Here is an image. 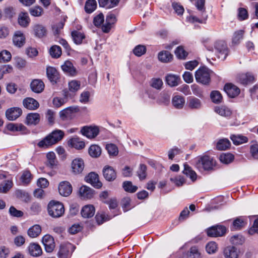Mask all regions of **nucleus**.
I'll use <instances>...</instances> for the list:
<instances>
[{
    "label": "nucleus",
    "mask_w": 258,
    "mask_h": 258,
    "mask_svg": "<svg viewBox=\"0 0 258 258\" xmlns=\"http://www.w3.org/2000/svg\"><path fill=\"white\" fill-rule=\"evenodd\" d=\"M64 136V133L63 131L60 130H55L43 140L39 142L37 145L40 148H48L61 141Z\"/></svg>",
    "instance_id": "nucleus-1"
},
{
    "label": "nucleus",
    "mask_w": 258,
    "mask_h": 258,
    "mask_svg": "<svg viewBox=\"0 0 258 258\" xmlns=\"http://www.w3.org/2000/svg\"><path fill=\"white\" fill-rule=\"evenodd\" d=\"M195 165L200 171H211L216 166V161L209 156H203L199 158Z\"/></svg>",
    "instance_id": "nucleus-2"
},
{
    "label": "nucleus",
    "mask_w": 258,
    "mask_h": 258,
    "mask_svg": "<svg viewBox=\"0 0 258 258\" xmlns=\"http://www.w3.org/2000/svg\"><path fill=\"white\" fill-rule=\"evenodd\" d=\"M207 48L209 51H214L218 58L221 60H224L228 54V50L226 43L222 41H218L215 43L214 48L213 46H206Z\"/></svg>",
    "instance_id": "nucleus-3"
},
{
    "label": "nucleus",
    "mask_w": 258,
    "mask_h": 258,
    "mask_svg": "<svg viewBox=\"0 0 258 258\" xmlns=\"http://www.w3.org/2000/svg\"><path fill=\"white\" fill-rule=\"evenodd\" d=\"M47 209L49 215L53 218H59L62 216L64 212L63 205L59 202L50 201L48 205Z\"/></svg>",
    "instance_id": "nucleus-4"
},
{
    "label": "nucleus",
    "mask_w": 258,
    "mask_h": 258,
    "mask_svg": "<svg viewBox=\"0 0 258 258\" xmlns=\"http://www.w3.org/2000/svg\"><path fill=\"white\" fill-rule=\"evenodd\" d=\"M195 78L197 82L207 85L211 80L210 71L205 67L200 68L196 72Z\"/></svg>",
    "instance_id": "nucleus-5"
},
{
    "label": "nucleus",
    "mask_w": 258,
    "mask_h": 258,
    "mask_svg": "<svg viewBox=\"0 0 258 258\" xmlns=\"http://www.w3.org/2000/svg\"><path fill=\"white\" fill-rule=\"evenodd\" d=\"M13 177L7 172L1 173V192L6 194L13 187Z\"/></svg>",
    "instance_id": "nucleus-6"
},
{
    "label": "nucleus",
    "mask_w": 258,
    "mask_h": 258,
    "mask_svg": "<svg viewBox=\"0 0 258 258\" xmlns=\"http://www.w3.org/2000/svg\"><path fill=\"white\" fill-rule=\"evenodd\" d=\"M226 228L222 225L212 226L207 229V233L210 237L222 236L225 233Z\"/></svg>",
    "instance_id": "nucleus-7"
},
{
    "label": "nucleus",
    "mask_w": 258,
    "mask_h": 258,
    "mask_svg": "<svg viewBox=\"0 0 258 258\" xmlns=\"http://www.w3.org/2000/svg\"><path fill=\"white\" fill-rule=\"evenodd\" d=\"M242 252L233 246L225 247L223 250L224 256L226 258H238L242 255Z\"/></svg>",
    "instance_id": "nucleus-8"
},
{
    "label": "nucleus",
    "mask_w": 258,
    "mask_h": 258,
    "mask_svg": "<svg viewBox=\"0 0 258 258\" xmlns=\"http://www.w3.org/2000/svg\"><path fill=\"white\" fill-rule=\"evenodd\" d=\"M42 242L47 252L53 251L55 245L54 239L51 235H45L42 238Z\"/></svg>",
    "instance_id": "nucleus-9"
},
{
    "label": "nucleus",
    "mask_w": 258,
    "mask_h": 258,
    "mask_svg": "<svg viewBox=\"0 0 258 258\" xmlns=\"http://www.w3.org/2000/svg\"><path fill=\"white\" fill-rule=\"evenodd\" d=\"M82 134L89 139L96 137L99 134V128L97 126H84L81 131Z\"/></svg>",
    "instance_id": "nucleus-10"
},
{
    "label": "nucleus",
    "mask_w": 258,
    "mask_h": 258,
    "mask_svg": "<svg viewBox=\"0 0 258 258\" xmlns=\"http://www.w3.org/2000/svg\"><path fill=\"white\" fill-rule=\"evenodd\" d=\"M61 68L63 72L68 75L75 76L78 74L76 69L70 60L65 61L63 64L61 66Z\"/></svg>",
    "instance_id": "nucleus-11"
},
{
    "label": "nucleus",
    "mask_w": 258,
    "mask_h": 258,
    "mask_svg": "<svg viewBox=\"0 0 258 258\" xmlns=\"http://www.w3.org/2000/svg\"><path fill=\"white\" fill-rule=\"evenodd\" d=\"M72 172L75 174H80L84 168V162L81 158H76L73 160L71 164Z\"/></svg>",
    "instance_id": "nucleus-12"
},
{
    "label": "nucleus",
    "mask_w": 258,
    "mask_h": 258,
    "mask_svg": "<svg viewBox=\"0 0 258 258\" xmlns=\"http://www.w3.org/2000/svg\"><path fill=\"white\" fill-rule=\"evenodd\" d=\"M58 191L60 195L63 197H68L72 192V185L68 181H62L59 184Z\"/></svg>",
    "instance_id": "nucleus-13"
},
{
    "label": "nucleus",
    "mask_w": 258,
    "mask_h": 258,
    "mask_svg": "<svg viewBox=\"0 0 258 258\" xmlns=\"http://www.w3.org/2000/svg\"><path fill=\"white\" fill-rule=\"evenodd\" d=\"M22 113L21 108L19 107H12L6 112V116L10 120H14L20 117Z\"/></svg>",
    "instance_id": "nucleus-14"
},
{
    "label": "nucleus",
    "mask_w": 258,
    "mask_h": 258,
    "mask_svg": "<svg viewBox=\"0 0 258 258\" xmlns=\"http://www.w3.org/2000/svg\"><path fill=\"white\" fill-rule=\"evenodd\" d=\"M27 250L31 256L37 257L42 253L41 246L37 243L31 242L27 247Z\"/></svg>",
    "instance_id": "nucleus-15"
},
{
    "label": "nucleus",
    "mask_w": 258,
    "mask_h": 258,
    "mask_svg": "<svg viewBox=\"0 0 258 258\" xmlns=\"http://www.w3.org/2000/svg\"><path fill=\"white\" fill-rule=\"evenodd\" d=\"M23 106L28 110H34L39 106V103L35 99L31 97H27L23 100Z\"/></svg>",
    "instance_id": "nucleus-16"
},
{
    "label": "nucleus",
    "mask_w": 258,
    "mask_h": 258,
    "mask_svg": "<svg viewBox=\"0 0 258 258\" xmlns=\"http://www.w3.org/2000/svg\"><path fill=\"white\" fill-rule=\"evenodd\" d=\"M86 181L97 188H100L102 185V183L99 180L98 174L94 172L90 173L86 177Z\"/></svg>",
    "instance_id": "nucleus-17"
},
{
    "label": "nucleus",
    "mask_w": 258,
    "mask_h": 258,
    "mask_svg": "<svg viewBox=\"0 0 258 258\" xmlns=\"http://www.w3.org/2000/svg\"><path fill=\"white\" fill-rule=\"evenodd\" d=\"M31 90L36 93H40L44 89L45 85L43 82L40 79H34L30 83Z\"/></svg>",
    "instance_id": "nucleus-18"
},
{
    "label": "nucleus",
    "mask_w": 258,
    "mask_h": 258,
    "mask_svg": "<svg viewBox=\"0 0 258 258\" xmlns=\"http://www.w3.org/2000/svg\"><path fill=\"white\" fill-rule=\"evenodd\" d=\"M224 90L227 95L231 98L237 96L240 93L239 88L231 83L226 84L224 86Z\"/></svg>",
    "instance_id": "nucleus-19"
},
{
    "label": "nucleus",
    "mask_w": 258,
    "mask_h": 258,
    "mask_svg": "<svg viewBox=\"0 0 258 258\" xmlns=\"http://www.w3.org/2000/svg\"><path fill=\"white\" fill-rule=\"evenodd\" d=\"M202 106L203 103L200 99L195 97H190L188 99L187 106L189 109L192 110H199L202 107Z\"/></svg>",
    "instance_id": "nucleus-20"
},
{
    "label": "nucleus",
    "mask_w": 258,
    "mask_h": 258,
    "mask_svg": "<svg viewBox=\"0 0 258 258\" xmlns=\"http://www.w3.org/2000/svg\"><path fill=\"white\" fill-rule=\"evenodd\" d=\"M116 21L115 16L113 14H108L106 18L105 24L102 26V30L105 33H108L111 29L112 25Z\"/></svg>",
    "instance_id": "nucleus-21"
},
{
    "label": "nucleus",
    "mask_w": 258,
    "mask_h": 258,
    "mask_svg": "<svg viewBox=\"0 0 258 258\" xmlns=\"http://www.w3.org/2000/svg\"><path fill=\"white\" fill-rule=\"evenodd\" d=\"M13 41L14 44L18 47H21L25 43V37L24 34L20 31H17L15 32Z\"/></svg>",
    "instance_id": "nucleus-22"
},
{
    "label": "nucleus",
    "mask_w": 258,
    "mask_h": 258,
    "mask_svg": "<svg viewBox=\"0 0 258 258\" xmlns=\"http://www.w3.org/2000/svg\"><path fill=\"white\" fill-rule=\"evenodd\" d=\"M104 177L107 181L114 180L116 177V173L114 169L111 166H106L103 170Z\"/></svg>",
    "instance_id": "nucleus-23"
},
{
    "label": "nucleus",
    "mask_w": 258,
    "mask_h": 258,
    "mask_svg": "<svg viewBox=\"0 0 258 258\" xmlns=\"http://www.w3.org/2000/svg\"><path fill=\"white\" fill-rule=\"evenodd\" d=\"M94 190L90 187L83 185L80 188L79 195L83 199H90L94 196Z\"/></svg>",
    "instance_id": "nucleus-24"
},
{
    "label": "nucleus",
    "mask_w": 258,
    "mask_h": 258,
    "mask_svg": "<svg viewBox=\"0 0 258 258\" xmlns=\"http://www.w3.org/2000/svg\"><path fill=\"white\" fill-rule=\"evenodd\" d=\"M73 246L72 244L69 243L67 244H61L60 245L59 250L58 252V255L59 257L69 256L70 254L72 252Z\"/></svg>",
    "instance_id": "nucleus-25"
},
{
    "label": "nucleus",
    "mask_w": 258,
    "mask_h": 258,
    "mask_svg": "<svg viewBox=\"0 0 258 258\" xmlns=\"http://www.w3.org/2000/svg\"><path fill=\"white\" fill-rule=\"evenodd\" d=\"M35 36L38 38H43L47 34V29L42 25L36 24L33 28Z\"/></svg>",
    "instance_id": "nucleus-26"
},
{
    "label": "nucleus",
    "mask_w": 258,
    "mask_h": 258,
    "mask_svg": "<svg viewBox=\"0 0 258 258\" xmlns=\"http://www.w3.org/2000/svg\"><path fill=\"white\" fill-rule=\"evenodd\" d=\"M40 119V115L38 113H30L26 116V123L28 125H36Z\"/></svg>",
    "instance_id": "nucleus-27"
},
{
    "label": "nucleus",
    "mask_w": 258,
    "mask_h": 258,
    "mask_svg": "<svg viewBox=\"0 0 258 258\" xmlns=\"http://www.w3.org/2000/svg\"><path fill=\"white\" fill-rule=\"evenodd\" d=\"M214 110L217 114L225 117H230L232 113L230 108L224 105L216 106L215 107Z\"/></svg>",
    "instance_id": "nucleus-28"
},
{
    "label": "nucleus",
    "mask_w": 258,
    "mask_h": 258,
    "mask_svg": "<svg viewBox=\"0 0 258 258\" xmlns=\"http://www.w3.org/2000/svg\"><path fill=\"white\" fill-rule=\"evenodd\" d=\"M69 145L77 150H81L85 147V142L78 137H74L69 141Z\"/></svg>",
    "instance_id": "nucleus-29"
},
{
    "label": "nucleus",
    "mask_w": 258,
    "mask_h": 258,
    "mask_svg": "<svg viewBox=\"0 0 258 258\" xmlns=\"http://www.w3.org/2000/svg\"><path fill=\"white\" fill-rule=\"evenodd\" d=\"M95 208L91 205H86L83 207L81 210L82 216L85 218H89L94 216Z\"/></svg>",
    "instance_id": "nucleus-30"
},
{
    "label": "nucleus",
    "mask_w": 258,
    "mask_h": 258,
    "mask_svg": "<svg viewBox=\"0 0 258 258\" xmlns=\"http://www.w3.org/2000/svg\"><path fill=\"white\" fill-rule=\"evenodd\" d=\"M46 74L48 79L51 82H56L57 80L59 78V74L55 68L48 67L46 69Z\"/></svg>",
    "instance_id": "nucleus-31"
},
{
    "label": "nucleus",
    "mask_w": 258,
    "mask_h": 258,
    "mask_svg": "<svg viewBox=\"0 0 258 258\" xmlns=\"http://www.w3.org/2000/svg\"><path fill=\"white\" fill-rule=\"evenodd\" d=\"M41 230V226L38 224H35L28 229L27 235L30 238H36L40 234Z\"/></svg>",
    "instance_id": "nucleus-32"
},
{
    "label": "nucleus",
    "mask_w": 258,
    "mask_h": 258,
    "mask_svg": "<svg viewBox=\"0 0 258 258\" xmlns=\"http://www.w3.org/2000/svg\"><path fill=\"white\" fill-rule=\"evenodd\" d=\"M7 128L12 132H21L25 134L27 132L26 127L22 124L10 123L7 125Z\"/></svg>",
    "instance_id": "nucleus-33"
},
{
    "label": "nucleus",
    "mask_w": 258,
    "mask_h": 258,
    "mask_svg": "<svg viewBox=\"0 0 258 258\" xmlns=\"http://www.w3.org/2000/svg\"><path fill=\"white\" fill-rule=\"evenodd\" d=\"M173 106L176 109H181L185 104L184 98L180 95L174 96L172 99Z\"/></svg>",
    "instance_id": "nucleus-34"
},
{
    "label": "nucleus",
    "mask_w": 258,
    "mask_h": 258,
    "mask_svg": "<svg viewBox=\"0 0 258 258\" xmlns=\"http://www.w3.org/2000/svg\"><path fill=\"white\" fill-rule=\"evenodd\" d=\"M19 24L23 27H27L30 23V18L27 13L21 12L18 17Z\"/></svg>",
    "instance_id": "nucleus-35"
},
{
    "label": "nucleus",
    "mask_w": 258,
    "mask_h": 258,
    "mask_svg": "<svg viewBox=\"0 0 258 258\" xmlns=\"http://www.w3.org/2000/svg\"><path fill=\"white\" fill-rule=\"evenodd\" d=\"M230 139L233 144L236 145H239L248 142V138L241 135H232L231 136Z\"/></svg>",
    "instance_id": "nucleus-36"
},
{
    "label": "nucleus",
    "mask_w": 258,
    "mask_h": 258,
    "mask_svg": "<svg viewBox=\"0 0 258 258\" xmlns=\"http://www.w3.org/2000/svg\"><path fill=\"white\" fill-rule=\"evenodd\" d=\"M179 80L180 78L178 76L173 74H168L166 77V83L171 87L177 86Z\"/></svg>",
    "instance_id": "nucleus-37"
},
{
    "label": "nucleus",
    "mask_w": 258,
    "mask_h": 258,
    "mask_svg": "<svg viewBox=\"0 0 258 258\" xmlns=\"http://www.w3.org/2000/svg\"><path fill=\"white\" fill-rule=\"evenodd\" d=\"M119 0H98L100 7L106 9L112 8L116 6Z\"/></svg>",
    "instance_id": "nucleus-38"
},
{
    "label": "nucleus",
    "mask_w": 258,
    "mask_h": 258,
    "mask_svg": "<svg viewBox=\"0 0 258 258\" xmlns=\"http://www.w3.org/2000/svg\"><path fill=\"white\" fill-rule=\"evenodd\" d=\"M205 4V0H198L196 4L197 9L200 11L201 15L204 20H206L208 17L206 14Z\"/></svg>",
    "instance_id": "nucleus-39"
},
{
    "label": "nucleus",
    "mask_w": 258,
    "mask_h": 258,
    "mask_svg": "<svg viewBox=\"0 0 258 258\" xmlns=\"http://www.w3.org/2000/svg\"><path fill=\"white\" fill-rule=\"evenodd\" d=\"M173 55L168 51H162L158 54V58L160 61L163 62H168L170 61Z\"/></svg>",
    "instance_id": "nucleus-40"
},
{
    "label": "nucleus",
    "mask_w": 258,
    "mask_h": 258,
    "mask_svg": "<svg viewBox=\"0 0 258 258\" xmlns=\"http://www.w3.org/2000/svg\"><path fill=\"white\" fill-rule=\"evenodd\" d=\"M75 108L73 107L66 108L59 112V116L61 120H66L70 118L72 113L74 111Z\"/></svg>",
    "instance_id": "nucleus-41"
},
{
    "label": "nucleus",
    "mask_w": 258,
    "mask_h": 258,
    "mask_svg": "<svg viewBox=\"0 0 258 258\" xmlns=\"http://www.w3.org/2000/svg\"><path fill=\"white\" fill-rule=\"evenodd\" d=\"M170 100V95L165 92H162L160 93L157 99L158 103L162 105H167Z\"/></svg>",
    "instance_id": "nucleus-42"
},
{
    "label": "nucleus",
    "mask_w": 258,
    "mask_h": 258,
    "mask_svg": "<svg viewBox=\"0 0 258 258\" xmlns=\"http://www.w3.org/2000/svg\"><path fill=\"white\" fill-rule=\"evenodd\" d=\"M184 170L183 173L187 176H188L192 181H195L197 179V174L187 164L184 165Z\"/></svg>",
    "instance_id": "nucleus-43"
},
{
    "label": "nucleus",
    "mask_w": 258,
    "mask_h": 258,
    "mask_svg": "<svg viewBox=\"0 0 258 258\" xmlns=\"http://www.w3.org/2000/svg\"><path fill=\"white\" fill-rule=\"evenodd\" d=\"M88 152L92 157L97 158L101 155V149L98 145H92L90 147Z\"/></svg>",
    "instance_id": "nucleus-44"
},
{
    "label": "nucleus",
    "mask_w": 258,
    "mask_h": 258,
    "mask_svg": "<svg viewBox=\"0 0 258 258\" xmlns=\"http://www.w3.org/2000/svg\"><path fill=\"white\" fill-rule=\"evenodd\" d=\"M97 3L95 0H87L85 3V11L87 13L90 14L95 10Z\"/></svg>",
    "instance_id": "nucleus-45"
},
{
    "label": "nucleus",
    "mask_w": 258,
    "mask_h": 258,
    "mask_svg": "<svg viewBox=\"0 0 258 258\" xmlns=\"http://www.w3.org/2000/svg\"><path fill=\"white\" fill-rule=\"evenodd\" d=\"M62 53L61 48L60 46L54 45L52 46L49 49V54L54 58H59Z\"/></svg>",
    "instance_id": "nucleus-46"
},
{
    "label": "nucleus",
    "mask_w": 258,
    "mask_h": 258,
    "mask_svg": "<svg viewBox=\"0 0 258 258\" xmlns=\"http://www.w3.org/2000/svg\"><path fill=\"white\" fill-rule=\"evenodd\" d=\"M254 79V78L253 75L249 73L242 74L239 77V81L243 84H247L252 83Z\"/></svg>",
    "instance_id": "nucleus-47"
},
{
    "label": "nucleus",
    "mask_w": 258,
    "mask_h": 258,
    "mask_svg": "<svg viewBox=\"0 0 258 258\" xmlns=\"http://www.w3.org/2000/svg\"><path fill=\"white\" fill-rule=\"evenodd\" d=\"M246 224L245 220L242 217L237 218L233 222V228L235 230H240L245 227Z\"/></svg>",
    "instance_id": "nucleus-48"
},
{
    "label": "nucleus",
    "mask_w": 258,
    "mask_h": 258,
    "mask_svg": "<svg viewBox=\"0 0 258 258\" xmlns=\"http://www.w3.org/2000/svg\"><path fill=\"white\" fill-rule=\"evenodd\" d=\"M230 146V141L226 139L220 140L217 144V149L219 150H225L229 148Z\"/></svg>",
    "instance_id": "nucleus-49"
},
{
    "label": "nucleus",
    "mask_w": 258,
    "mask_h": 258,
    "mask_svg": "<svg viewBox=\"0 0 258 258\" xmlns=\"http://www.w3.org/2000/svg\"><path fill=\"white\" fill-rule=\"evenodd\" d=\"M244 32L242 30H238L235 31L233 35L232 39V44L237 45L239 43L241 40L243 39Z\"/></svg>",
    "instance_id": "nucleus-50"
},
{
    "label": "nucleus",
    "mask_w": 258,
    "mask_h": 258,
    "mask_svg": "<svg viewBox=\"0 0 258 258\" xmlns=\"http://www.w3.org/2000/svg\"><path fill=\"white\" fill-rule=\"evenodd\" d=\"M72 36L75 43L80 44L85 38V36L81 32L74 31L72 32Z\"/></svg>",
    "instance_id": "nucleus-51"
},
{
    "label": "nucleus",
    "mask_w": 258,
    "mask_h": 258,
    "mask_svg": "<svg viewBox=\"0 0 258 258\" xmlns=\"http://www.w3.org/2000/svg\"><path fill=\"white\" fill-rule=\"evenodd\" d=\"M212 101L215 103H219L222 102V96L218 91H213L210 94Z\"/></svg>",
    "instance_id": "nucleus-52"
},
{
    "label": "nucleus",
    "mask_w": 258,
    "mask_h": 258,
    "mask_svg": "<svg viewBox=\"0 0 258 258\" xmlns=\"http://www.w3.org/2000/svg\"><path fill=\"white\" fill-rule=\"evenodd\" d=\"M80 82L77 80H73L69 83V91L74 93L78 91L80 89Z\"/></svg>",
    "instance_id": "nucleus-53"
},
{
    "label": "nucleus",
    "mask_w": 258,
    "mask_h": 258,
    "mask_svg": "<svg viewBox=\"0 0 258 258\" xmlns=\"http://www.w3.org/2000/svg\"><path fill=\"white\" fill-rule=\"evenodd\" d=\"M124 189L127 192H135L138 189V187L135 185H133L132 182L127 181H124L122 185Z\"/></svg>",
    "instance_id": "nucleus-54"
},
{
    "label": "nucleus",
    "mask_w": 258,
    "mask_h": 258,
    "mask_svg": "<svg viewBox=\"0 0 258 258\" xmlns=\"http://www.w3.org/2000/svg\"><path fill=\"white\" fill-rule=\"evenodd\" d=\"M245 241V239L241 235H236L232 236L230 238V242L234 245L242 244Z\"/></svg>",
    "instance_id": "nucleus-55"
},
{
    "label": "nucleus",
    "mask_w": 258,
    "mask_h": 258,
    "mask_svg": "<svg viewBox=\"0 0 258 258\" xmlns=\"http://www.w3.org/2000/svg\"><path fill=\"white\" fill-rule=\"evenodd\" d=\"M187 256L192 258H198L201 256V253L196 246H192L188 251Z\"/></svg>",
    "instance_id": "nucleus-56"
},
{
    "label": "nucleus",
    "mask_w": 258,
    "mask_h": 258,
    "mask_svg": "<svg viewBox=\"0 0 258 258\" xmlns=\"http://www.w3.org/2000/svg\"><path fill=\"white\" fill-rule=\"evenodd\" d=\"M217 243L214 241H210L208 242L206 246L207 252L210 254L216 252L217 250Z\"/></svg>",
    "instance_id": "nucleus-57"
},
{
    "label": "nucleus",
    "mask_w": 258,
    "mask_h": 258,
    "mask_svg": "<svg viewBox=\"0 0 258 258\" xmlns=\"http://www.w3.org/2000/svg\"><path fill=\"white\" fill-rule=\"evenodd\" d=\"M43 12V9L40 6H35L29 10L30 14L34 17H39L41 16Z\"/></svg>",
    "instance_id": "nucleus-58"
},
{
    "label": "nucleus",
    "mask_w": 258,
    "mask_h": 258,
    "mask_svg": "<svg viewBox=\"0 0 258 258\" xmlns=\"http://www.w3.org/2000/svg\"><path fill=\"white\" fill-rule=\"evenodd\" d=\"M233 155L230 153L223 154L220 157L221 162L225 164L230 163L233 160Z\"/></svg>",
    "instance_id": "nucleus-59"
},
{
    "label": "nucleus",
    "mask_w": 258,
    "mask_h": 258,
    "mask_svg": "<svg viewBox=\"0 0 258 258\" xmlns=\"http://www.w3.org/2000/svg\"><path fill=\"white\" fill-rule=\"evenodd\" d=\"M108 154L111 156H116L118 154V150L116 145L113 144H107L106 146Z\"/></svg>",
    "instance_id": "nucleus-60"
},
{
    "label": "nucleus",
    "mask_w": 258,
    "mask_h": 258,
    "mask_svg": "<svg viewBox=\"0 0 258 258\" xmlns=\"http://www.w3.org/2000/svg\"><path fill=\"white\" fill-rule=\"evenodd\" d=\"M150 85L157 90H160L162 87L163 82L161 79L153 78L151 80Z\"/></svg>",
    "instance_id": "nucleus-61"
},
{
    "label": "nucleus",
    "mask_w": 258,
    "mask_h": 258,
    "mask_svg": "<svg viewBox=\"0 0 258 258\" xmlns=\"http://www.w3.org/2000/svg\"><path fill=\"white\" fill-rule=\"evenodd\" d=\"M175 54L179 59H184L187 55V53L182 46H178L175 50Z\"/></svg>",
    "instance_id": "nucleus-62"
},
{
    "label": "nucleus",
    "mask_w": 258,
    "mask_h": 258,
    "mask_svg": "<svg viewBox=\"0 0 258 258\" xmlns=\"http://www.w3.org/2000/svg\"><path fill=\"white\" fill-rule=\"evenodd\" d=\"M146 51V47L144 45H139L133 50L134 53L137 56H141Z\"/></svg>",
    "instance_id": "nucleus-63"
},
{
    "label": "nucleus",
    "mask_w": 258,
    "mask_h": 258,
    "mask_svg": "<svg viewBox=\"0 0 258 258\" xmlns=\"http://www.w3.org/2000/svg\"><path fill=\"white\" fill-rule=\"evenodd\" d=\"M104 21V15L102 13H100L96 16L93 19V23L96 27H100Z\"/></svg>",
    "instance_id": "nucleus-64"
}]
</instances>
